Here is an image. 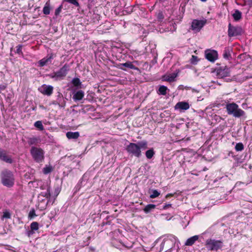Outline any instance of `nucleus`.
I'll return each mask as SVG.
<instances>
[{"instance_id":"nucleus-37","label":"nucleus","mask_w":252,"mask_h":252,"mask_svg":"<svg viewBox=\"0 0 252 252\" xmlns=\"http://www.w3.org/2000/svg\"><path fill=\"white\" fill-rule=\"evenodd\" d=\"M36 216V215L35 214V210L34 209H32L30 211L29 214V218H30V219H32L33 217H34Z\"/></svg>"},{"instance_id":"nucleus-28","label":"nucleus","mask_w":252,"mask_h":252,"mask_svg":"<svg viewBox=\"0 0 252 252\" xmlns=\"http://www.w3.org/2000/svg\"><path fill=\"white\" fill-rule=\"evenodd\" d=\"M43 12L45 15H48L50 12V7L49 3L47 2L45 4L43 9Z\"/></svg>"},{"instance_id":"nucleus-24","label":"nucleus","mask_w":252,"mask_h":252,"mask_svg":"<svg viewBox=\"0 0 252 252\" xmlns=\"http://www.w3.org/2000/svg\"><path fill=\"white\" fill-rule=\"evenodd\" d=\"M233 17L235 21H239L242 18V13L238 10H236L233 14Z\"/></svg>"},{"instance_id":"nucleus-40","label":"nucleus","mask_w":252,"mask_h":252,"mask_svg":"<svg viewBox=\"0 0 252 252\" xmlns=\"http://www.w3.org/2000/svg\"><path fill=\"white\" fill-rule=\"evenodd\" d=\"M16 48H17L16 53H18V54H22V45H18L16 47Z\"/></svg>"},{"instance_id":"nucleus-3","label":"nucleus","mask_w":252,"mask_h":252,"mask_svg":"<svg viewBox=\"0 0 252 252\" xmlns=\"http://www.w3.org/2000/svg\"><path fill=\"white\" fill-rule=\"evenodd\" d=\"M205 246L209 251H217L223 247V241L222 240H217L214 239H208L206 241Z\"/></svg>"},{"instance_id":"nucleus-17","label":"nucleus","mask_w":252,"mask_h":252,"mask_svg":"<svg viewBox=\"0 0 252 252\" xmlns=\"http://www.w3.org/2000/svg\"><path fill=\"white\" fill-rule=\"evenodd\" d=\"M177 76V74L173 73L169 75H165L163 76L162 79L163 81L171 82L175 80V79Z\"/></svg>"},{"instance_id":"nucleus-19","label":"nucleus","mask_w":252,"mask_h":252,"mask_svg":"<svg viewBox=\"0 0 252 252\" xmlns=\"http://www.w3.org/2000/svg\"><path fill=\"white\" fill-rule=\"evenodd\" d=\"M66 136L68 139H76L79 137L80 133L78 131H76V132L68 131L66 133Z\"/></svg>"},{"instance_id":"nucleus-15","label":"nucleus","mask_w":252,"mask_h":252,"mask_svg":"<svg viewBox=\"0 0 252 252\" xmlns=\"http://www.w3.org/2000/svg\"><path fill=\"white\" fill-rule=\"evenodd\" d=\"M189 108V105L188 102L181 101L178 102L175 106V109H180L183 110H187Z\"/></svg>"},{"instance_id":"nucleus-11","label":"nucleus","mask_w":252,"mask_h":252,"mask_svg":"<svg viewBox=\"0 0 252 252\" xmlns=\"http://www.w3.org/2000/svg\"><path fill=\"white\" fill-rule=\"evenodd\" d=\"M229 68L226 66L220 67L216 70V75L218 78H222L229 76Z\"/></svg>"},{"instance_id":"nucleus-26","label":"nucleus","mask_w":252,"mask_h":252,"mask_svg":"<svg viewBox=\"0 0 252 252\" xmlns=\"http://www.w3.org/2000/svg\"><path fill=\"white\" fill-rule=\"evenodd\" d=\"M167 88L164 86H160L158 89V93L162 95H165L166 94V91Z\"/></svg>"},{"instance_id":"nucleus-20","label":"nucleus","mask_w":252,"mask_h":252,"mask_svg":"<svg viewBox=\"0 0 252 252\" xmlns=\"http://www.w3.org/2000/svg\"><path fill=\"white\" fill-rule=\"evenodd\" d=\"M124 67H127L133 69H137V67L134 66L131 62H127L124 63H121L120 65V68L125 70Z\"/></svg>"},{"instance_id":"nucleus-36","label":"nucleus","mask_w":252,"mask_h":252,"mask_svg":"<svg viewBox=\"0 0 252 252\" xmlns=\"http://www.w3.org/2000/svg\"><path fill=\"white\" fill-rule=\"evenodd\" d=\"M63 2H62V4L58 7L57 8L55 12V14L56 16H58L60 12H61V10L62 8H63Z\"/></svg>"},{"instance_id":"nucleus-8","label":"nucleus","mask_w":252,"mask_h":252,"mask_svg":"<svg viewBox=\"0 0 252 252\" xmlns=\"http://www.w3.org/2000/svg\"><path fill=\"white\" fill-rule=\"evenodd\" d=\"M206 23V20H199L194 19L191 22L190 29L192 30L194 33L198 32L200 31L201 29L204 27Z\"/></svg>"},{"instance_id":"nucleus-27","label":"nucleus","mask_w":252,"mask_h":252,"mask_svg":"<svg viewBox=\"0 0 252 252\" xmlns=\"http://www.w3.org/2000/svg\"><path fill=\"white\" fill-rule=\"evenodd\" d=\"M223 57L224 59L229 60L231 58L230 50L228 48H225L224 50Z\"/></svg>"},{"instance_id":"nucleus-38","label":"nucleus","mask_w":252,"mask_h":252,"mask_svg":"<svg viewBox=\"0 0 252 252\" xmlns=\"http://www.w3.org/2000/svg\"><path fill=\"white\" fill-rule=\"evenodd\" d=\"M198 62L197 57L195 56L192 55L190 59V62L192 64H196Z\"/></svg>"},{"instance_id":"nucleus-31","label":"nucleus","mask_w":252,"mask_h":252,"mask_svg":"<svg viewBox=\"0 0 252 252\" xmlns=\"http://www.w3.org/2000/svg\"><path fill=\"white\" fill-rule=\"evenodd\" d=\"M31 229L33 231L37 230L39 228L38 223L35 221L32 222L30 225Z\"/></svg>"},{"instance_id":"nucleus-18","label":"nucleus","mask_w":252,"mask_h":252,"mask_svg":"<svg viewBox=\"0 0 252 252\" xmlns=\"http://www.w3.org/2000/svg\"><path fill=\"white\" fill-rule=\"evenodd\" d=\"M198 236L195 235L187 239L185 243L186 246H191L198 239Z\"/></svg>"},{"instance_id":"nucleus-10","label":"nucleus","mask_w":252,"mask_h":252,"mask_svg":"<svg viewBox=\"0 0 252 252\" xmlns=\"http://www.w3.org/2000/svg\"><path fill=\"white\" fill-rule=\"evenodd\" d=\"M205 55L206 58L211 62H214L218 58V52L214 50H207Z\"/></svg>"},{"instance_id":"nucleus-7","label":"nucleus","mask_w":252,"mask_h":252,"mask_svg":"<svg viewBox=\"0 0 252 252\" xmlns=\"http://www.w3.org/2000/svg\"><path fill=\"white\" fill-rule=\"evenodd\" d=\"M30 152L33 158L36 162H41L44 160V152L42 149L32 147Z\"/></svg>"},{"instance_id":"nucleus-30","label":"nucleus","mask_w":252,"mask_h":252,"mask_svg":"<svg viewBox=\"0 0 252 252\" xmlns=\"http://www.w3.org/2000/svg\"><path fill=\"white\" fill-rule=\"evenodd\" d=\"M34 126L35 127L38 128L40 130H42L44 129V126L41 121H38L35 122Z\"/></svg>"},{"instance_id":"nucleus-33","label":"nucleus","mask_w":252,"mask_h":252,"mask_svg":"<svg viewBox=\"0 0 252 252\" xmlns=\"http://www.w3.org/2000/svg\"><path fill=\"white\" fill-rule=\"evenodd\" d=\"M72 83L75 87H78L81 85L80 79L78 78H73L72 79Z\"/></svg>"},{"instance_id":"nucleus-34","label":"nucleus","mask_w":252,"mask_h":252,"mask_svg":"<svg viewBox=\"0 0 252 252\" xmlns=\"http://www.w3.org/2000/svg\"><path fill=\"white\" fill-rule=\"evenodd\" d=\"M160 193L156 189H154L152 191V193L150 195V197L151 198H155L159 195Z\"/></svg>"},{"instance_id":"nucleus-2","label":"nucleus","mask_w":252,"mask_h":252,"mask_svg":"<svg viewBox=\"0 0 252 252\" xmlns=\"http://www.w3.org/2000/svg\"><path fill=\"white\" fill-rule=\"evenodd\" d=\"M225 108L228 114L233 115L235 117L239 118L245 115V112L239 108L238 105L235 103H227Z\"/></svg>"},{"instance_id":"nucleus-6","label":"nucleus","mask_w":252,"mask_h":252,"mask_svg":"<svg viewBox=\"0 0 252 252\" xmlns=\"http://www.w3.org/2000/svg\"><path fill=\"white\" fill-rule=\"evenodd\" d=\"M176 240V237L172 235L167 236V238H164L160 245L159 252L162 251L164 247L167 250L171 249L174 247Z\"/></svg>"},{"instance_id":"nucleus-44","label":"nucleus","mask_w":252,"mask_h":252,"mask_svg":"<svg viewBox=\"0 0 252 252\" xmlns=\"http://www.w3.org/2000/svg\"><path fill=\"white\" fill-rule=\"evenodd\" d=\"M158 18L159 19H163L162 15L161 14H159L158 15Z\"/></svg>"},{"instance_id":"nucleus-46","label":"nucleus","mask_w":252,"mask_h":252,"mask_svg":"<svg viewBox=\"0 0 252 252\" xmlns=\"http://www.w3.org/2000/svg\"><path fill=\"white\" fill-rule=\"evenodd\" d=\"M201 1H203V2H205L207 0H200Z\"/></svg>"},{"instance_id":"nucleus-23","label":"nucleus","mask_w":252,"mask_h":252,"mask_svg":"<svg viewBox=\"0 0 252 252\" xmlns=\"http://www.w3.org/2000/svg\"><path fill=\"white\" fill-rule=\"evenodd\" d=\"M39 139L35 137H32L28 138V143L30 145H34L38 142Z\"/></svg>"},{"instance_id":"nucleus-4","label":"nucleus","mask_w":252,"mask_h":252,"mask_svg":"<svg viewBox=\"0 0 252 252\" xmlns=\"http://www.w3.org/2000/svg\"><path fill=\"white\" fill-rule=\"evenodd\" d=\"M1 181L5 186L10 187L14 184V178L13 175L9 170H5L1 172Z\"/></svg>"},{"instance_id":"nucleus-22","label":"nucleus","mask_w":252,"mask_h":252,"mask_svg":"<svg viewBox=\"0 0 252 252\" xmlns=\"http://www.w3.org/2000/svg\"><path fill=\"white\" fill-rule=\"evenodd\" d=\"M156 207V206L155 204H148L143 209V211L145 213H148L154 210Z\"/></svg>"},{"instance_id":"nucleus-35","label":"nucleus","mask_w":252,"mask_h":252,"mask_svg":"<svg viewBox=\"0 0 252 252\" xmlns=\"http://www.w3.org/2000/svg\"><path fill=\"white\" fill-rule=\"evenodd\" d=\"M52 170V168L51 166H46L43 169V172L45 174H47L50 173Z\"/></svg>"},{"instance_id":"nucleus-14","label":"nucleus","mask_w":252,"mask_h":252,"mask_svg":"<svg viewBox=\"0 0 252 252\" xmlns=\"http://www.w3.org/2000/svg\"><path fill=\"white\" fill-rule=\"evenodd\" d=\"M0 159L9 163L12 162L10 157L7 155L6 151L0 149Z\"/></svg>"},{"instance_id":"nucleus-5","label":"nucleus","mask_w":252,"mask_h":252,"mask_svg":"<svg viewBox=\"0 0 252 252\" xmlns=\"http://www.w3.org/2000/svg\"><path fill=\"white\" fill-rule=\"evenodd\" d=\"M69 65L66 63L60 70L49 74V76L56 81L62 80L66 76L69 70Z\"/></svg>"},{"instance_id":"nucleus-12","label":"nucleus","mask_w":252,"mask_h":252,"mask_svg":"<svg viewBox=\"0 0 252 252\" xmlns=\"http://www.w3.org/2000/svg\"><path fill=\"white\" fill-rule=\"evenodd\" d=\"M38 90L42 94L49 96L53 93V87L50 85H43Z\"/></svg>"},{"instance_id":"nucleus-29","label":"nucleus","mask_w":252,"mask_h":252,"mask_svg":"<svg viewBox=\"0 0 252 252\" xmlns=\"http://www.w3.org/2000/svg\"><path fill=\"white\" fill-rule=\"evenodd\" d=\"M244 149V145L242 143H238L236 144L235 149L237 152L242 151Z\"/></svg>"},{"instance_id":"nucleus-45","label":"nucleus","mask_w":252,"mask_h":252,"mask_svg":"<svg viewBox=\"0 0 252 252\" xmlns=\"http://www.w3.org/2000/svg\"><path fill=\"white\" fill-rule=\"evenodd\" d=\"M172 196L171 194H168L166 195V197L167 198V197H168L169 196Z\"/></svg>"},{"instance_id":"nucleus-1","label":"nucleus","mask_w":252,"mask_h":252,"mask_svg":"<svg viewBox=\"0 0 252 252\" xmlns=\"http://www.w3.org/2000/svg\"><path fill=\"white\" fill-rule=\"evenodd\" d=\"M147 148V143L146 141H142L138 143H130L126 147V151L132 156L139 158L141 156V149Z\"/></svg>"},{"instance_id":"nucleus-32","label":"nucleus","mask_w":252,"mask_h":252,"mask_svg":"<svg viewBox=\"0 0 252 252\" xmlns=\"http://www.w3.org/2000/svg\"><path fill=\"white\" fill-rule=\"evenodd\" d=\"M65 1L68 2L77 7L80 6L79 3L78 2L77 0H63V3Z\"/></svg>"},{"instance_id":"nucleus-25","label":"nucleus","mask_w":252,"mask_h":252,"mask_svg":"<svg viewBox=\"0 0 252 252\" xmlns=\"http://www.w3.org/2000/svg\"><path fill=\"white\" fill-rule=\"evenodd\" d=\"M155 155V152L153 149H150L147 150L145 153V155L148 159H151Z\"/></svg>"},{"instance_id":"nucleus-42","label":"nucleus","mask_w":252,"mask_h":252,"mask_svg":"<svg viewBox=\"0 0 252 252\" xmlns=\"http://www.w3.org/2000/svg\"><path fill=\"white\" fill-rule=\"evenodd\" d=\"M171 204H165L163 207V209H166L169 207H171Z\"/></svg>"},{"instance_id":"nucleus-9","label":"nucleus","mask_w":252,"mask_h":252,"mask_svg":"<svg viewBox=\"0 0 252 252\" xmlns=\"http://www.w3.org/2000/svg\"><path fill=\"white\" fill-rule=\"evenodd\" d=\"M243 33V30L241 27L233 26L230 23L228 25V35L229 37H233L240 35Z\"/></svg>"},{"instance_id":"nucleus-16","label":"nucleus","mask_w":252,"mask_h":252,"mask_svg":"<svg viewBox=\"0 0 252 252\" xmlns=\"http://www.w3.org/2000/svg\"><path fill=\"white\" fill-rule=\"evenodd\" d=\"M84 96V92L82 90H79L75 93L73 96V99L74 101H79L82 99Z\"/></svg>"},{"instance_id":"nucleus-41","label":"nucleus","mask_w":252,"mask_h":252,"mask_svg":"<svg viewBox=\"0 0 252 252\" xmlns=\"http://www.w3.org/2000/svg\"><path fill=\"white\" fill-rule=\"evenodd\" d=\"M34 231L32 230V229H31V230H29L27 232V235L28 236V237H30L34 233Z\"/></svg>"},{"instance_id":"nucleus-21","label":"nucleus","mask_w":252,"mask_h":252,"mask_svg":"<svg viewBox=\"0 0 252 252\" xmlns=\"http://www.w3.org/2000/svg\"><path fill=\"white\" fill-rule=\"evenodd\" d=\"M46 191H42L40 193V195L49 198L50 197V187L48 186H46Z\"/></svg>"},{"instance_id":"nucleus-39","label":"nucleus","mask_w":252,"mask_h":252,"mask_svg":"<svg viewBox=\"0 0 252 252\" xmlns=\"http://www.w3.org/2000/svg\"><path fill=\"white\" fill-rule=\"evenodd\" d=\"M10 214L9 212L6 211L4 212L2 215V218L5 219H10Z\"/></svg>"},{"instance_id":"nucleus-13","label":"nucleus","mask_w":252,"mask_h":252,"mask_svg":"<svg viewBox=\"0 0 252 252\" xmlns=\"http://www.w3.org/2000/svg\"><path fill=\"white\" fill-rule=\"evenodd\" d=\"M53 58L54 56L52 54L48 55L46 57L43 58L38 62L39 65L42 67L50 63Z\"/></svg>"},{"instance_id":"nucleus-43","label":"nucleus","mask_w":252,"mask_h":252,"mask_svg":"<svg viewBox=\"0 0 252 252\" xmlns=\"http://www.w3.org/2000/svg\"><path fill=\"white\" fill-rule=\"evenodd\" d=\"M6 88V86L4 85H0V92L4 90Z\"/></svg>"}]
</instances>
